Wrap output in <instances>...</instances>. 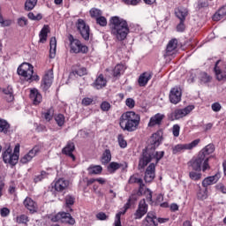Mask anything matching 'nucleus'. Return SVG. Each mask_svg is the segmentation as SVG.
<instances>
[{"label": "nucleus", "instance_id": "obj_1", "mask_svg": "<svg viewBox=\"0 0 226 226\" xmlns=\"http://www.w3.org/2000/svg\"><path fill=\"white\" fill-rule=\"evenodd\" d=\"M109 29L111 31V34L115 36L118 41L126 40V36L130 34L128 22L118 16L110 18Z\"/></svg>", "mask_w": 226, "mask_h": 226}, {"label": "nucleus", "instance_id": "obj_2", "mask_svg": "<svg viewBox=\"0 0 226 226\" xmlns=\"http://www.w3.org/2000/svg\"><path fill=\"white\" fill-rule=\"evenodd\" d=\"M119 124L124 132H135L140 124V116L134 111H127L120 117Z\"/></svg>", "mask_w": 226, "mask_h": 226}, {"label": "nucleus", "instance_id": "obj_3", "mask_svg": "<svg viewBox=\"0 0 226 226\" xmlns=\"http://www.w3.org/2000/svg\"><path fill=\"white\" fill-rule=\"evenodd\" d=\"M18 75L24 77L26 80H40V76L34 73L33 65L29 63H23L18 67Z\"/></svg>", "mask_w": 226, "mask_h": 226}, {"label": "nucleus", "instance_id": "obj_4", "mask_svg": "<svg viewBox=\"0 0 226 226\" xmlns=\"http://www.w3.org/2000/svg\"><path fill=\"white\" fill-rule=\"evenodd\" d=\"M213 153H215V145L208 144L198 154L205 160V163L202 166V172H206V170H209V169H211V166H209V159L213 158V156L210 155L213 154Z\"/></svg>", "mask_w": 226, "mask_h": 226}, {"label": "nucleus", "instance_id": "obj_5", "mask_svg": "<svg viewBox=\"0 0 226 226\" xmlns=\"http://www.w3.org/2000/svg\"><path fill=\"white\" fill-rule=\"evenodd\" d=\"M69 41L71 45V52H73V54H87L89 50L87 46L83 45L82 42H80L79 40L75 39L73 35H69Z\"/></svg>", "mask_w": 226, "mask_h": 226}, {"label": "nucleus", "instance_id": "obj_6", "mask_svg": "<svg viewBox=\"0 0 226 226\" xmlns=\"http://www.w3.org/2000/svg\"><path fill=\"white\" fill-rule=\"evenodd\" d=\"M193 109H195V107L193 106H187L184 109H177L168 115V119H170V121H176L177 119H181L188 116V114H190V112H192Z\"/></svg>", "mask_w": 226, "mask_h": 226}, {"label": "nucleus", "instance_id": "obj_7", "mask_svg": "<svg viewBox=\"0 0 226 226\" xmlns=\"http://www.w3.org/2000/svg\"><path fill=\"white\" fill-rule=\"evenodd\" d=\"M76 27L81 38L86 41H89V36L91 35V28H89V25H87L84 19H79L76 22Z\"/></svg>", "mask_w": 226, "mask_h": 226}, {"label": "nucleus", "instance_id": "obj_8", "mask_svg": "<svg viewBox=\"0 0 226 226\" xmlns=\"http://www.w3.org/2000/svg\"><path fill=\"white\" fill-rule=\"evenodd\" d=\"M153 150H149V148L143 149L142 154L139 157L138 169L139 170H144L146 167H147L148 163H151L153 162Z\"/></svg>", "mask_w": 226, "mask_h": 226}, {"label": "nucleus", "instance_id": "obj_9", "mask_svg": "<svg viewBox=\"0 0 226 226\" xmlns=\"http://www.w3.org/2000/svg\"><path fill=\"white\" fill-rule=\"evenodd\" d=\"M199 144H200V139H196L191 143L187 144H178L172 148V153L173 154H178V153H185V151H190L193 149V147H197Z\"/></svg>", "mask_w": 226, "mask_h": 226}, {"label": "nucleus", "instance_id": "obj_10", "mask_svg": "<svg viewBox=\"0 0 226 226\" xmlns=\"http://www.w3.org/2000/svg\"><path fill=\"white\" fill-rule=\"evenodd\" d=\"M51 220L53 222H61L62 223H68L69 225H75V219L72 218L70 213L59 212L54 215Z\"/></svg>", "mask_w": 226, "mask_h": 226}, {"label": "nucleus", "instance_id": "obj_11", "mask_svg": "<svg viewBox=\"0 0 226 226\" xmlns=\"http://www.w3.org/2000/svg\"><path fill=\"white\" fill-rule=\"evenodd\" d=\"M204 163H206V160L198 154V156L196 158H192L187 165L192 170L200 172L202 170V167H204Z\"/></svg>", "mask_w": 226, "mask_h": 226}, {"label": "nucleus", "instance_id": "obj_12", "mask_svg": "<svg viewBox=\"0 0 226 226\" xmlns=\"http://www.w3.org/2000/svg\"><path fill=\"white\" fill-rule=\"evenodd\" d=\"M181 96H183L181 88L175 87L170 89L169 95L170 103H173V105H177V103L181 102Z\"/></svg>", "mask_w": 226, "mask_h": 226}, {"label": "nucleus", "instance_id": "obj_13", "mask_svg": "<svg viewBox=\"0 0 226 226\" xmlns=\"http://www.w3.org/2000/svg\"><path fill=\"white\" fill-rule=\"evenodd\" d=\"M147 207L148 206L147 203H146V200H141L134 213V220H141V218L147 214Z\"/></svg>", "mask_w": 226, "mask_h": 226}, {"label": "nucleus", "instance_id": "obj_14", "mask_svg": "<svg viewBox=\"0 0 226 226\" xmlns=\"http://www.w3.org/2000/svg\"><path fill=\"white\" fill-rule=\"evenodd\" d=\"M147 207L148 206L147 203H146V200H141L134 213V220H141V218L147 214Z\"/></svg>", "mask_w": 226, "mask_h": 226}, {"label": "nucleus", "instance_id": "obj_15", "mask_svg": "<svg viewBox=\"0 0 226 226\" xmlns=\"http://www.w3.org/2000/svg\"><path fill=\"white\" fill-rule=\"evenodd\" d=\"M219 64H220V60H218L215 63V65L214 68L215 77L219 81L226 80V64H223L222 65L218 66Z\"/></svg>", "mask_w": 226, "mask_h": 226}, {"label": "nucleus", "instance_id": "obj_16", "mask_svg": "<svg viewBox=\"0 0 226 226\" xmlns=\"http://www.w3.org/2000/svg\"><path fill=\"white\" fill-rule=\"evenodd\" d=\"M156 164L154 162L150 163L146 171H145V177L144 179L146 183H151L153 179L156 177Z\"/></svg>", "mask_w": 226, "mask_h": 226}, {"label": "nucleus", "instance_id": "obj_17", "mask_svg": "<svg viewBox=\"0 0 226 226\" xmlns=\"http://www.w3.org/2000/svg\"><path fill=\"white\" fill-rule=\"evenodd\" d=\"M74 151L75 143H73V141H68L65 147L62 149V154H64L65 156L72 158V162H75L76 157L75 154H73Z\"/></svg>", "mask_w": 226, "mask_h": 226}, {"label": "nucleus", "instance_id": "obj_18", "mask_svg": "<svg viewBox=\"0 0 226 226\" xmlns=\"http://www.w3.org/2000/svg\"><path fill=\"white\" fill-rule=\"evenodd\" d=\"M141 226H158V218L153 212H148L146 218L142 221Z\"/></svg>", "mask_w": 226, "mask_h": 226}, {"label": "nucleus", "instance_id": "obj_19", "mask_svg": "<svg viewBox=\"0 0 226 226\" xmlns=\"http://www.w3.org/2000/svg\"><path fill=\"white\" fill-rule=\"evenodd\" d=\"M163 119H165V115L162 113H157L154 116H153L149 122H148V127L153 128L154 126H160L162 123L163 122Z\"/></svg>", "mask_w": 226, "mask_h": 226}, {"label": "nucleus", "instance_id": "obj_20", "mask_svg": "<svg viewBox=\"0 0 226 226\" xmlns=\"http://www.w3.org/2000/svg\"><path fill=\"white\" fill-rule=\"evenodd\" d=\"M68 186H70V181L64 178H59L54 184L56 192H66V190H68Z\"/></svg>", "mask_w": 226, "mask_h": 226}, {"label": "nucleus", "instance_id": "obj_21", "mask_svg": "<svg viewBox=\"0 0 226 226\" xmlns=\"http://www.w3.org/2000/svg\"><path fill=\"white\" fill-rule=\"evenodd\" d=\"M38 153H40V147H34L20 159V162L25 164L31 162L33 158H34L36 154H38Z\"/></svg>", "mask_w": 226, "mask_h": 226}, {"label": "nucleus", "instance_id": "obj_22", "mask_svg": "<svg viewBox=\"0 0 226 226\" xmlns=\"http://www.w3.org/2000/svg\"><path fill=\"white\" fill-rule=\"evenodd\" d=\"M23 205L25 206L26 209L31 213H36V211H38V204L30 197H26L24 200Z\"/></svg>", "mask_w": 226, "mask_h": 226}, {"label": "nucleus", "instance_id": "obj_23", "mask_svg": "<svg viewBox=\"0 0 226 226\" xmlns=\"http://www.w3.org/2000/svg\"><path fill=\"white\" fill-rule=\"evenodd\" d=\"M129 185H139V193H142L144 192V180L139 177V175H132L128 180Z\"/></svg>", "mask_w": 226, "mask_h": 226}, {"label": "nucleus", "instance_id": "obj_24", "mask_svg": "<svg viewBox=\"0 0 226 226\" xmlns=\"http://www.w3.org/2000/svg\"><path fill=\"white\" fill-rule=\"evenodd\" d=\"M30 99L32 100L34 105H40V103L43 102V97L41 96V94H40V92L36 88L31 89Z\"/></svg>", "mask_w": 226, "mask_h": 226}, {"label": "nucleus", "instance_id": "obj_25", "mask_svg": "<svg viewBox=\"0 0 226 226\" xmlns=\"http://www.w3.org/2000/svg\"><path fill=\"white\" fill-rule=\"evenodd\" d=\"M162 139L163 138L162 137V132H157L154 133L150 139L152 149H155L156 147H158V146H160V144H162Z\"/></svg>", "mask_w": 226, "mask_h": 226}, {"label": "nucleus", "instance_id": "obj_26", "mask_svg": "<svg viewBox=\"0 0 226 226\" xmlns=\"http://www.w3.org/2000/svg\"><path fill=\"white\" fill-rule=\"evenodd\" d=\"M50 86H52V71H49L48 73L45 74L42 79L41 87L43 91H47Z\"/></svg>", "mask_w": 226, "mask_h": 226}, {"label": "nucleus", "instance_id": "obj_27", "mask_svg": "<svg viewBox=\"0 0 226 226\" xmlns=\"http://www.w3.org/2000/svg\"><path fill=\"white\" fill-rule=\"evenodd\" d=\"M218 179H220V173H217L215 176L207 177L202 181V186H204V188H207L210 186V185L218 183Z\"/></svg>", "mask_w": 226, "mask_h": 226}, {"label": "nucleus", "instance_id": "obj_28", "mask_svg": "<svg viewBox=\"0 0 226 226\" xmlns=\"http://www.w3.org/2000/svg\"><path fill=\"white\" fill-rule=\"evenodd\" d=\"M93 86L95 87V89H102V87L107 86V79H105L103 74H100L99 77L96 78Z\"/></svg>", "mask_w": 226, "mask_h": 226}, {"label": "nucleus", "instance_id": "obj_29", "mask_svg": "<svg viewBox=\"0 0 226 226\" xmlns=\"http://www.w3.org/2000/svg\"><path fill=\"white\" fill-rule=\"evenodd\" d=\"M49 27L48 25H44L39 34V43H45L47 41V38H49Z\"/></svg>", "mask_w": 226, "mask_h": 226}, {"label": "nucleus", "instance_id": "obj_30", "mask_svg": "<svg viewBox=\"0 0 226 226\" xmlns=\"http://www.w3.org/2000/svg\"><path fill=\"white\" fill-rule=\"evenodd\" d=\"M149 80H151V73H149V72H143L139 77V79H138L139 86H140V87H144L145 86L147 85Z\"/></svg>", "mask_w": 226, "mask_h": 226}, {"label": "nucleus", "instance_id": "obj_31", "mask_svg": "<svg viewBox=\"0 0 226 226\" xmlns=\"http://www.w3.org/2000/svg\"><path fill=\"white\" fill-rule=\"evenodd\" d=\"M176 49H177V39H171L166 47V56H172Z\"/></svg>", "mask_w": 226, "mask_h": 226}, {"label": "nucleus", "instance_id": "obj_32", "mask_svg": "<svg viewBox=\"0 0 226 226\" xmlns=\"http://www.w3.org/2000/svg\"><path fill=\"white\" fill-rule=\"evenodd\" d=\"M57 47V41L56 37H51L49 41V57L50 59H54L56 57V49Z\"/></svg>", "mask_w": 226, "mask_h": 226}, {"label": "nucleus", "instance_id": "obj_33", "mask_svg": "<svg viewBox=\"0 0 226 226\" xmlns=\"http://www.w3.org/2000/svg\"><path fill=\"white\" fill-rule=\"evenodd\" d=\"M135 202H137V199H135V197L131 196L127 202L125 203V205L124 206V210L120 211L117 213V215H120V216L122 215H125L126 211H128V209H130V207H132V206H133V204H135Z\"/></svg>", "mask_w": 226, "mask_h": 226}, {"label": "nucleus", "instance_id": "obj_34", "mask_svg": "<svg viewBox=\"0 0 226 226\" xmlns=\"http://www.w3.org/2000/svg\"><path fill=\"white\" fill-rule=\"evenodd\" d=\"M103 171V168L100 165H90L87 168V172L90 176L100 175Z\"/></svg>", "mask_w": 226, "mask_h": 226}, {"label": "nucleus", "instance_id": "obj_35", "mask_svg": "<svg viewBox=\"0 0 226 226\" xmlns=\"http://www.w3.org/2000/svg\"><path fill=\"white\" fill-rule=\"evenodd\" d=\"M4 94H5V100L9 103L13 102L15 100V97L13 95V88L11 86H8L6 88L3 90Z\"/></svg>", "mask_w": 226, "mask_h": 226}, {"label": "nucleus", "instance_id": "obj_36", "mask_svg": "<svg viewBox=\"0 0 226 226\" xmlns=\"http://www.w3.org/2000/svg\"><path fill=\"white\" fill-rule=\"evenodd\" d=\"M175 15L180 21L185 22V20H186V17H188V10L185 8L177 9L175 11Z\"/></svg>", "mask_w": 226, "mask_h": 226}, {"label": "nucleus", "instance_id": "obj_37", "mask_svg": "<svg viewBox=\"0 0 226 226\" xmlns=\"http://www.w3.org/2000/svg\"><path fill=\"white\" fill-rule=\"evenodd\" d=\"M225 16H226V5H223L217 11V12L214 14L213 20H215V22H218V20H222V19H223V17Z\"/></svg>", "mask_w": 226, "mask_h": 226}, {"label": "nucleus", "instance_id": "obj_38", "mask_svg": "<svg viewBox=\"0 0 226 226\" xmlns=\"http://www.w3.org/2000/svg\"><path fill=\"white\" fill-rule=\"evenodd\" d=\"M112 160V154L110 153V149H106L101 158V162L102 165H107V163H110Z\"/></svg>", "mask_w": 226, "mask_h": 226}, {"label": "nucleus", "instance_id": "obj_39", "mask_svg": "<svg viewBox=\"0 0 226 226\" xmlns=\"http://www.w3.org/2000/svg\"><path fill=\"white\" fill-rule=\"evenodd\" d=\"M121 167H123V164L119 162H112L108 165L107 170L109 171V174H114L116 170H119Z\"/></svg>", "mask_w": 226, "mask_h": 226}, {"label": "nucleus", "instance_id": "obj_40", "mask_svg": "<svg viewBox=\"0 0 226 226\" xmlns=\"http://www.w3.org/2000/svg\"><path fill=\"white\" fill-rule=\"evenodd\" d=\"M8 132H10V124L8 121L0 118V133H4V135H6Z\"/></svg>", "mask_w": 226, "mask_h": 226}, {"label": "nucleus", "instance_id": "obj_41", "mask_svg": "<svg viewBox=\"0 0 226 226\" xmlns=\"http://www.w3.org/2000/svg\"><path fill=\"white\" fill-rule=\"evenodd\" d=\"M42 117L49 123V121H52L54 117V108L48 109L45 112L42 113Z\"/></svg>", "mask_w": 226, "mask_h": 226}, {"label": "nucleus", "instance_id": "obj_42", "mask_svg": "<svg viewBox=\"0 0 226 226\" xmlns=\"http://www.w3.org/2000/svg\"><path fill=\"white\" fill-rule=\"evenodd\" d=\"M38 4V0H26L25 3V10L26 11H31V10H34V6Z\"/></svg>", "mask_w": 226, "mask_h": 226}, {"label": "nucleus", "instance_id": "obj_43", "mask_svg": "<svg viewBox=\"0 0 226 226\" xmlns=\"http://www.w3.org/2000/svg\"><path fill=\"white\" fill-rule=\"evenodd\" d=\"M153 159L155 160V164H157L162 158L165 155L164 151L156 152L154 150H152Z\"/></svg>", "mask_w": 226, "mask_h": 226}, {"label": "nucleus", "instance_id": "obj_44", "mask_svg": "<svg viewBox=\"0 0 226 226\" xmlns=\"http://www.w3.org/2000/svg\"><path fill=\"white\" fill-rule=\"evenodd\" d=\"M47 177H49V173L42 170V171H41L40 175H37L34 177V183H40V182L43 181V179H47Z\"/></svg>", "mask_w": 226, "mask_h": 226}, {"label": "nucleus", "instance_id": "obj_45", "mask_svg": "<svg viewBox=\"0 0 226 226\" xmlns=\"http://www.w3.org/2000/svg\"><path fill=\"white\" fill-rule=\"evenodd\" d=\"M189 177L192 181H199L202 178V173L200 171H191L189 172Z\"/></svg>", "mask_w": 226, "mask_h": 226}, {"label": "nucleus", "instance_id": "obj_46", "mask_svg": "<svg viewBox=\"0 0 226 226\" xmlns=\"http://www.w3.org/2000/svg\"><path fill=\"white\" fill-rule=\"evenodd\" d=\"M123 72H124V66L123 64H117L113 69V77H119Z\"/></svg>", "mask_w": 226, "mask_h": 226}, {"label": "nucleus", "instance_id": "obj_47", "mask_svg": "<svg viewBox=\"0 0 226 226\" xmlns=\"http://www.w3.org/2000/svg\"><path fill=\"white\" fill-rule=\"evenodd\" d=\"M200 82L201 84H207V82H211V76H209L206 72L200 73Z\"/></svg>", "mask_w": 226, "mask_h": 226}, {"label": "nucleus", "instance_id": "obj_48", "mask_svg": "<svg viewBox=\"0 0 226 226\" xmlns=\"http://www.w3.org/2000/svg\"><path fill=\"white\" fill-rule=\"evenodd\" d=\"M11 148H7L4 153L3 154V160L4 163H8L11 158Z\"/></svg>", "mask_w": 226, "mask_h": 226}, {"label": "nucleus", "instance_id": "obj_49", "mask_svg": "<svg viewBox=\"0 0 226 226\" xmlns=\"http://www.w3.org/2000/svg\"><path fill=\"white\" fill-rule=\"evenodd\" d=\"M89 13H90V16L92 17V19H95L102 16V11L97 8H92L90 10Z\"/></svg>", "mask_w": 226, "mask_h": 226}, {"label": "nucleus", "instance_id": "obj_50", "mask_svg": "<svg viewBox=\"0 0 226 226\" xmlns=\"http://www.w3.org/2000/svg\"><path fill=\"white\" fill-rule=\"evenodd\" d=\"M64 200L66 207H70L71 206H73V204H75V197L70 194L65 196Z\"/></svg>", "mask_w": 226, "mask_h": 226}, {"label": "nucleus", "instance_id": "obj_51", "mask_svg": "<svg viewBox=\"0 0 226 226\" xmlns=\"http://www.w3.org/2000/svg\"><path fill=\"white\" fill-rule=\"evenodd\" d=\"M55 121L57 124V126H63L64 124V115L58 114L55 116Z\"/></svg>", "mask_w": 226, "mask_h": 226}, {"label": "nucleus", "instance_id": "obj_52", "mask_svg": "<svg viewBox=\"0 0 226 226\" xmlns=\"http://www.w3.org/2000/svg\"><path fill=\"white\" fill-rule=\"evenodd\" d=\"M95 20H96V24H98V26H101V27H106L107 18L101 16V17L97 18Z\"/></svg>", "mask_w": 226, "mask_h": 226}, {"label": "nucleus", "instance_id": "obj_53", "mask_svg": "<svg viewBox=\"0 0 226 226\" xmlns=\"http://www.w3.org/2000/svg\"><path fill=\"white\" fill-rule=\"evenodd\" d=\"M27 17L30 20H41L43 19V16L41 13H38L37 15H34V12H29L27 14Z\"/></svg>", "mask_w": 226, "mask_h": 226}, {"label": "nucleus", "instance_id": "obj_54", "mask_svg": "<svg viewBox=\"0 0 226 226\" xmlns=\"http://www.w3.org/2000/svg\"><path fill=\"white\" fill-rule=\"evenodd\" d=\"M117 139H118V144H119L120 147H122V149H124V147H126V146H128V143L124 139V137L123 136V134H119Z\"/></svg>", "mask_w": 226, "mask_h": 226}, {"label": "nucleus", "instance_id": "obj_55", "mask_svg": "<svg viewBox=\"0 0 226 226\" xmlns=\"http://www.w3.org/2000/svg\"><path fill=\"white\" fill-rule=\"evenodd\" d=\"M110 103L107 101L101 103V110H102V112H109L110 110Z\"/></svg>", "mask_w": 226, "mask_h": 226}, {"label": "nucleus", "instance_id": "obj_56", "mask_svg": "<svg viewBox=\"0 0 226 226\" xmlns=\"http://www.w3.org/2000/svg\"><path fill=\"white\" fill-rule=\"evenodd\" d=\"M207 6H209V3L206 2V1H198L196 10H198V11H200V10H202L204 8H207Z\"/></svg>", "mask_w": 226, "mask_h": 226}, {"label": "nucleus", "instance_id": "obj_57", "mask_svg": "<svg viewBox=\"0 0 226 226\" xmlns=\"http://www.w3.org/2000/svg\"><path fill=\"white\" fill-rule=\"evenodd\" d=\"M27 24H29V21H27V19L26 17H21L18 19V26H19V27H26Z\"/></svg>", "mask_w": 226, "mask_h": 226}, {"label": "nucleus", "instance_id": "obj_58", "mask_svg": "<svg viewBox=\"0 0 226 226\" xmlns=\"http://www.w3.org/2000/svg\"><path fill=\"white\" fill-rule=\"evenodd\" d=\"M17 162H19V154H12L7 163H10V165H17Z\"/></svg>", "mask_w": 226, "mask_h": 226}, {"label": "nucleus", "instance_id": "obj_59", "mask_svg": "<svg viewBox=\"0 0 226 226\" xmlns=\"http://www.w3.org/2000/svg\"><path fill=\"white\" fill-rule=\"evenodd\" d=\"M198 199H200V200H206V199H207V190L205 189L204 191L200 190L198 192Z\"/></svg>", "mask_w": 226, "mask_h": 226}, {"label": "nucleus", "instance_id": "obj_60", "mask_svg": "<svg viewBox=\"0 0 226 226\" xmlns=\"http://www.w3.org/2000/svg\"><path fill=\"white\" fill-rule=\"evenodd\" d=\"M27 222H29V219L26 215H21L17 217V223H26Z\"/></svg>", "mask_w": 226, "mask_h": 226}, {"label": "nucleus", "instance_id": "obj_61", "mask_svg": "<svg viewBox=\"0 0 226 226\" xmlns=\"http://www.w3.org/2000/svg\"><path fill=\"white\" fill-rule=\"evenodd\" d=\"M94 100L90 97H85L82 99L81 103L82 105H85V107H88V105H91L93 103Z\"/></svg>", "mask_w": 226, "mask_h": 226}, {"label": "nucleus", "instance_id": "obj_62", "mask_svg": "<svg viewBox=\"0 0 226 226\" xmlns=\"http://www.w3.org/2000/svg\"><path fill=\"white\" fill-rule=\"evenodd\" d=\"M125 105L129 109H133L135 107V100H133L132 98H127L126 101H125Z\"/></svg>", "mask_w": 226, "mask_h": 226}, {"label": "nucleus", "instance_id": "obj_63", "mask_svg": "<svg viewBox=\"0 0 226 226\" xmlns=\"http://www.w3.org/2000/svg\"><path fill=\"white\" fill-rule=\"evenodd\" d=\"M180 130H181V127L179 126V124L173 125L172 132H173L174 137H179Z\"/></svg>", "mask_w": 226, "mask_h": 226}, {"label": "nucleus", "instance_id": "obj_64", "mask_svg": "<svg viewBox=\"0 0 226 226\" xmlns=\"http://www.w3.org/2000/svg\"><path fill=\"white\" fill-rule=\"evenodd\" d=\"M97 220L105 221L109 220V215H105L103 212H100L96 215Z\"/></svg>", "mask_w": 226, "mask_h": 226}]
</instances>
